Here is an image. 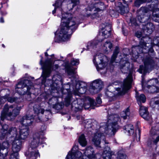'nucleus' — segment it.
<instances>
[{
  "label": "nucleus",
  "instance_id": "51",
  "mask_svg": "<svg viewBox=\"0 0 159 159\" xmlns=\"http://www.w3.org/2000/svg\"><path fill=\"white\" fill-rule=\"evenodd\" d=\"M96 42V40H94L92 42L89 43L87 46L88 47L94 48V46H96L98 44Z\"/></svg>",
  "mask_w": 159,
  "mask_h": 159
},
{
  "label": "nucleus",
  "instance_id": "10",
  "mask_svg": "<svg viewBox=\"0 0 159 159\" xmlns=\"http://www.w3.org/2000/svg\"><path fill=\"white\" fill-rule=\"evenodd\" d=\"M32 84L30 80L26 79L22 80L16 85L15 91L20 95L30 96L31 93L30 90Z\"/></svg>",
  "mask_w": 159,
  "mask_h": 159
},
{
  "label": "nucleus",
  "instance_id": "12",
  "mask_svg": "<svg viewBox=\"0 0 159 159\" xmlns=\"http://www.w3.org/2000/svg\"><path fill=\"white\" fill-rule=\"evenodd\" d=\"M156 122L152 127L150 131L151 142L148 143V145L151 147L153 145H156L159 141V116L157 118Z\"/></svg>",
  "mask_w": 159,
  "mask_h": 159
},
{
  "label": "nucleus",
  "instance_id": "8",
  "mask_svg": "<svg viewBox=\"0 0 159 159\" xmlns=\"http://www.w3.org/2000/svg\"><path fill=\"white\" fill-rule=\"evenodd\" d=\"M132 82V79L131 75H129L126 79H125L121 85L120 88H116L117 92L115 93L116 94H114V96L110 95H112V93L110 91H108L106 93V95L110 98L109 100H111V98H115L117 96L122 95L125 94L127 91L131 88V84Z\"/></svg>",
  "mask_w": 159,
  "mask_h": 159
},
{
  "label": "nucleus",
  "instance_id": "21",
  "mask_svg": "<svg viewBox=\"0 0 159 159\" xmlns=\"http://www.w3.org/2000/svg\"><path fill=\"white\" fill-rule=\"evenodd\" d=\"M34 114L36 115L34 119L37 122L42 121V117L43 115L45 110L39 106L35 105L34 106Z\"/></svg>",
  "mask_w": 159,
  "mask_h": 159
},
{
  "label": "nucleus",
  "instance_id": "37",
  "mask_svg": "<svg viewBox=\"0 0 159 159\" xmlns=\"http://www.w3.org/2000/svg\"><path fill=\"white\" fill-rule=\"evenodd\" d=\"M136 97L138 101V104L139 105H140L141 102L144 103L146 100V98L145 96L143 94H141L139 96L136 94Z\"/></svg>",
  "mask_w": 159,
  "mask_h": 159
},
{
  "label": "nucleus",
  "instance_id": "13",
  "mask_svg": "<svg viewBox=\"0 0 159 159\" xmlns=\"http://www.w3.org/2000/svg\"><path fill=\"white\" fill-rule=\"evenodd\" d=\"M53 63L50 59L45 60L43 64V75L44 79L49 76L52 70H56L58 69L59 66L55 64L52 66Z\"/></svg>",
  "mask_w": 159,
  "mask_h": 159
},
{
  "label": "nucleus",
  "instance_id": "26",
  "mask_svg": "<svg viewBox=\"0 0 159 159\" xmlns=\"http://www.w3.org/2000/svg\"><path fill=\"white\" fill-rule=\"evenodd\" d=\"M5 91L8 92V93L6 94L4 96L2 97V100H3L2 102H5L6 101H7L8 102L10 103H13L14 102H16L17 104L18 103V102L17 100L19 99L17 97H15L13 96H10L9 94L10 90L8 89H6L4 90Z\"/></svg>",
  "mask_w": 159,
  "mask_h": 159
},
{
  "label": "nucleus",
  "instance_id": "36",
  "mask_svg": "<svg viewBox=\"0 0 159 159\" xmlns=\"http://www.w3.org/2000/svg\"><path fill=\"white\" fill-rule=\"evenodd\" d=\"M66 69L67 72L69 75H71L74 77L75 72V70L71 68L68 64H66Z\"/></svg>",
  "mask_w": 159,
  "mask_h": 159
},
{
  "label": "nucleus",
  "instance_id": "63",
  "mask_svg": "<svg viewBox=\"0 0 159 159\" xmlns=\"http://www.w3.org/2000/svg\"><path fill=\"white\" fill-rule=\"evenodd\" d=\"M1 14L2 15H5L7 14V13L6 12H2V11H1Z\"/></svg>",
  "mask_w": 159,
  "mask_h": 159
},
{
  "label": "nucleus",
  "instance_id": "18",
  "mask_svg": "<svg viewBox=\"0 0 159 159\" xmlns=\"http://www.w3.org/2000/svg\"><path fill=\"white\" fill-rule=\"evenodd\" d=\"M103 87V82L99 79L93 81L89 88L90 92L93 94L99 92Z\"/></svg>",
  "mask_w": 159,
  "mask_h": 159
},
{
  "label": "nucleus",
  "instance_id": "15",
  "mask_svg": "<svg viewBox=\"0 0 159 159\" xmlns=\"http://www.w3.org/2000/svg\"><path fill=\"white\" fill-rule=\"evenodd\" d=\"M84 154L85 156L82 159H99L101 156L100 153H95L94 149L91 146L86 148Z\"/></svg>",
  "mask_w": 159,
  "mask_h": 159
},
{
  "label": "nucleus",
  "instance_id": "1",
  "mask_svg": "<svg viewBox=\"0 0 159 159\" xmlns=\"http://www.w3.org/2000/svg\"><path fill=\"white\" fill-rule=\"evenodd\" d=\"M62 0H57L53 6L58 8V11L61 14V28L58 33L59 38L63 41L69 40L73 32L77 29L78 25L81 23L75 17H72V15L70 13H63L62 9L61 7Z\"/></svg>",
  "mask_w": 159,
  "mask_h": 159
},
{
  "label": "nucleus",
  "instance_id": "34",
  "mask_svg": "<svg viewBox=\"0 0 159 159\" xmlns=\"http://www.w3.org/2000/svg\"><path fill=\"white\" fill-rule=\"evenodd\" d=\"M107 149L105 150L102 154L104 159H111L112 157L111 151L109 147H107Z\"/></svg>",
  "mask_w": 159,
  "mask_h": 159
},
{
  "label": "nucleus",
  "instance_id": "60",
  "mask_svg": "<svg viewBox=\"0 0 159 159\" xmlns=\"http://www.w3.org/2000/svg\"><path fill=\"white\" fill-rule=\"evenodd\" d=\"M2 96H1V98H0V105L2 104V103H4V102H2V101H3V100H2L1 99H2Z\"/></svg>",
  "mask_w": 159,
  "mask_h": 159
},
{
  "label": "nucleus",
  "instance_id": "38",
  "mask_svg": "<svg viewBox=\"0 0 159 159\" xmlns=\"http://www.w3.org/2000/svg\"><path fill=\"white\" fill-rule=\"evenodd\" d=\"M8 152V150L0 149V159H7Z\"/></svg>",
  "mask_w": 159,
  "mask_h": 159
},
{
  "label": "nucleus",
  "instance_id": "53",
  "mask_svg": "<svg viewBox=\"0 0 159 159\" xmlns=\"http://www.w3.org/2000/svg\"><path fill=\"white\" fill-rule=\"evenodd\" d=\"M52 107L53 108L57 110L61 108V105L57 102L55 104H53V106H52Z\"/></svg>",
  "mask_w": 159,
  "mask_h": 159
},
{
  "label": "nucleus",
  "instance_id": "30",
  "mask_svg": "<svg viewBox=\"0 0 159 159\" xmlns=\"http://www.w3.org/2000/svg\"><path fill=\"white\" fill-rule=\"evenodd\" d=\"M63 2L67 3V10L70 11L80 3L79 0H64Z\"/></svg>",
  "mask_w": 159,
  "mask_h": 159
},
{
  "label": "nucleus",
  "instance_id": "2",
  "mask_svg": "<svg viewBox=\"0 0 159 159\" xmlns=\"http://www.w3.org/2000/svg\"><path fill=\"white\" fill-rule=\"evenodd\" d=\"M76 88L77 90L74 91L73 94L69 93L67 94L65 98V103L66 106L68 107L72 102V107H74L76 111H78L81 109L80 107L84 101L83 94L86 91V84L82 82H78Z\"/></svg>",
  "mask_w": 159,
  "mask_h": 159
},
{
  "label": "nucleus",
  "instance_id": "54",
  "mask_svg": "<svg viewBox=\"0 0 159 159\" xmlns=\"http://www.w3.org/2000/svg\"><path fill=\"white\" fill-rule=\"evenodd\" d=\"M142 33L140 32L137 31L135 34V35L136 37L138 38H140L142 36Z\"/></svg>",
  "mask_w": 159,
  "mask_h": 159
},
{
  "label": "nucleus",
  "instance_id": "29",
  "mask_svg": "<svg viewBox=\"0 0 159 159\" xmlns=\"http://www.w3.org/2000/svg\"><path fill=\"white\" fill-rule=\"evenodd\" d=\"M144 84L142 83V86L144 91H147L148 93H157L159 92V89L153 85L151 86L148 85L144 87Z\"/></svg>",
  "mask_w": 159,
  "mask_h": 159
},
{
  "label": "nucleus",
  "instance_id": "23",
  "mask_svg": "<svg viewBox=\"0 0 159 159\" xmlns=\"http://www.w3.org/2000/svg\"><path fill=\"white\" fill-rule=\"evenodd\" d=\"M139 112L140 115L146 120H151L152 118L151 116L149 114L147 108L141 105H139Z\"/></svg>",
  "mask_w": 159,
  "mask_h": 159
},
{
  "label": "nucleus",
  "instance_id": "64",
  "mask_svg": "<svg viewBox=\"0 0 159 159\" xmlns=\"http://www.w3.org/2000/svg\"><path fill=\"white\" fill-rule=\"evenodd\" d=\"M137 130L138 131L139 135L140 136V132H141L140 130V129L139 128H138V129H137Z\"/></svg>",
  "mask_w": 159,
  "mask_h": 159
},
{
  "label": "nucleus",
  "instance_id": "59",
  "mask_svg": "<svg viewBox=\"0 0 159 159\" xmlns=\"http://www.w3.org/2000/svg\"><path fill=\"white\" fill-rule=\"evenodd\" d=\"M76 118L78 120H80V118H81L82 120H83L82 118L83 119V118H82V117L80 115L77 116Z\"/></svg>",
  "mask_w": 159,
  "mask_h": 159
},
{
  "label": "nucleus",
  "instance_id": "27",
  "mask_svg": "<svg viewBox=\"0 0 159 159\" xmlns=\"http://www.w3.org/2000/svg\"><path fill=\"white\" fill-rule=\"evenodd\" d=\"M143 30L144 33L146 35V36H148V35L151 34L154 30V26L152 23L150 22H148L146 24H143Z\"/></svg>",
  "mask_w": 159,
  "mask_h": 159
},
{
  "label": "nucleus",
  "instance_id": "52",
  "mask_svg": "<svg viewBox=\"0 0 159 159\" xmlns=\"http://www.w3.org/2000/svg\"><path fill=\"white\" fill-rule=\"evenodd\" d=\"M79 63V60L78 59L73 58L71 60V64L72 65L76 66L78 65Z\"/></svg>",
  "mask_w": 159,
  "mask_h": 159
},
{
  "label": "nucleus",
  "instance_id": "24",
  "mask_svg": "<svg viewBox=\"0 0 159 159\" xmlns=\"http://www.w3.org/2000/svg\"><path fill=\"white\" fill-rule=\"evenodd\" d=\"M111 30L110 27L106 26L104 29L102 30V36L99 35L98 36L99 38V42H102L103 39L108 38L111 35Z\"/></svg>",
  "mask_w": 159,
  "mask_h": 159
},
{
  "label": "nucleus",
  "instance_id": "39",
  "mask_svg": "<svg viewBox=\"0 0 159 159\" xmlns=\"http://www.w3.org/2000/svg\"><path fill=\"white\" fill-rule=\"evenodd\" d=\"M119 52V48L118 47H116L111 57V63L113 64L115 61L117 56Z\"/></svg>",
  "mask_w": 159,
  "mask_h": 159
},
{
  "label": "nucleus",
  "instance_id": "3",
  "mask_svg": "<svg viewBox=\"0 0 159 159\" xmlns=\"http://www.w3.org/2000/svg\"><path fill=\"white\" fill-rule=\"evenodd\" d=\"M148 2L151 3L149 5V8L146 7H142L138 11L137 19L141 23H145L150 19V15L146 16L148 10L152 11V19L156 22H159V8L157 6L158 0H148Z\"/></svg>",
  "mask_w": 159,
  "mask_h": 159
},
{
  "label": "nucleus",
  "instance_id": "11",
  "mask_svg": "<svg viewBox=\"0 0 159 159\" xmlns=\"http://www.w3.org/2000/svg\"><path fill=\"white\" fill-rule=\"evenodd\" d=\"M108 6L107 5H105L104 3L101 2L92 3L86 8V12L85 16L87 17L90 16L91 18H93L96 16V14L95 13L92 14L91 12L92 11L97 12L103 11L106 9Z\"/></svg>",
  "mask_w": 159,
  "mask_h": 159
},
{
  "label": "nucleus",
  "instance_id": "58",
  "mask_svg": "<svg viewBox=\"0 0 159 159\" xmlns=\"http://www.w3.org/2000/svg\"><path fill=\"white\" fill-rule=\"evenodd\" d=\"M0 22L1 23H3L4 22V20L2 17H1L0 18Z\"/></svg>",
  "mask_w": 159,
  "mask_h": 159
},
{
  "label": "nucleus",
  "instance_id": "9",
  "mask_svg": "<svg viewBox=\"0 0 159 159\" xmlns=\"http://www.w3.org/2000/svg\"><path fill=\"white\" fill-rule=\"evenodd\" d=\"M159 62V59H156L155 60L151 57H146L144 60L143 66V65L140 66L139 70V72L140 73L146 74L149 72L153 69H156L158 66Z\"/></svg>",
  "mask_w": 159,
  "mask_h": 159
},
{
  "label": "nucleus",
  "instance_id": "35",
  "mask_svg": "<svg viewBox=\"0 0 159 159\" xmlns=\"http://www.w3.org/2000/svg\"><path fill=\"white\" fill-rule=\"evenodd\" d=\"M78 142L82 147H85L87 144V141L84 134H81L79 138Z\"/></svg>",
  "mask_w": 159,
  "mask_h": 159
},
{
  "label": "nucleus",
  "instance_id": "19",
  "mask_svg": "<svg viewBox=\"0 0 159 159\" xmlns=\"http://www.w3.org/2000/svg\"><path fill=\"white\" fill-rule=\"evenodd\" d=\"M52 79L53 82L51 86L52 92H57L60 88L59 84L61 83V75L57 74L53 76Z\"/></svg>",
  "mask_w": 159,
  "mask_h": 159
},
{
  "label": "nucleus",
  "instance_id": "61",
  "mask_svg": "<svg viewBox=\"0 0 159 159\" xmlns=\"http://www.w3.org/2000/svg\"><path fill=\"white\" fill-rule=\"evenodd\" d=\"M57 9V8L56 7H55L54 9L52 11V13L53 14H54L56 13V10Z\"/></svg>",
  "mask_w": 159,
  "mask_h": 159
},
{
  "label": "nucleus",
  "instance_id": "47",
  "mask_svg": "<svg viewBox=\"0 0 159 159\" xmlns=\"http://www.w3.org/2000/svg\"><path fill=\"white\" fill-rule=\"evenodd\" d=\"M46 126L44 124H43L39 130V133L41 135H43L44 134V132L46 130Z\"/></svg>",
  "mask_w": 159,
  "mask_h": 159
},
{
  "label": "nucleus",
  "instance_id": "56",
  "mask_svg": "<svg viewBox=\"0 0 159 159\" xmlns=\"http://www.w3.org/2000/svg\"><path fill=\"white\" fill-rule=\"evenodd\" d=\"M116 13L115 11L113 10H110L109 12L111 16L112 15L114 16Z\"/></svg>",
  "mask_w": 159,
  "mask_h": 159
},
{
  "label": "nucleus",
  "instance_id": "17",
  "mask_svg": "<svg viewBox=\"0 0 159 159\" xmlns=\"http://www.w3.org/2000/svg\"><path fill=\"white\" fill-rule=\"evenodd\" d=\"M105 57L103 54L99 53L94 56L93 62L98 70L102 69L105 67L103 59Z\"/></svg>",
  "mask_w": 159,
  "mask_h": 159
},
{
  "label": "nucleus",
  "instance_id": "33",
  "mask_svg": "<svg viewBox=\"0 0 159 159\" xmlns=\"http://www.w3.org/2000/svg\"><path fill=\"white\" fill-rule=\"evenodd\" d=\"M123 128L125 130V133H127L129 135L132 134L134 133V127L132 124L126 125Z\"/></svg>",
  "mask_w": 159,
  "mask_h": 159
},
{
  "label": "nucleus",
  "instance_id": "46",
  "mask_svg": "<svg viewBox=\"0 0 159 159\" xmlns=\"http://www.w3.org/2000/svg\"><path fill=\"white\" fill-rule=\"evenodd\" d=\"M104 46L107 49L108 48L110 50H111L112 47V44L109 41H107L104 44Z\"/></svg>",
  "mask_w": 159,
  "mask_h": 159
},
{
  "label": "nucleus",
  "instance_id": "57",
  "mask_svg": "<svg viewBox=\"0 0 159 159\" xmlns=\"http://www.w3.org/2000/svg\"><path fill=\"white\" fill-rule=\"evenodd\" d=\"M40 57L41 58L40 61V64L42 66H43V64H44V62H43V57L41 56H40Z\"/></svg>",
  "mask_w": 159,
  "mask_h": 159
},
{
  "label": "nucleus",
  "instance_id": "40",
  "mask_svg": "<svg viewBox=\"0 0 159 159\" xmlns=\"http://www.w3.org/2000/svg\"><path fill=\"white\" fill-rule=\"evenodd\" d=\"M130 114L129 109L128 107L127 108L125 111H123L121 113L120 116L122 118L124 119H127V117L129 116Z\"/></svg>",
  "mask_w": 159,
  "mask_h": 159
},
{
  "label": "nucleus",
  "instance_id": "28",
  "mask_svg": "<svg viewBox=\"0 0 159 159\" xmlns=\"http://www.w3.org/2000/svg\"><path fill=\"white\" fill-rule=\"evenodd\" d=\"M130 63L127 60L121 59L120 62V67L121 72L124 74L127 73L129 70Z\"/></svg>",
  "mask_w": 159,
  "mask_h": 159
},
{
  "label": "nucleus",
  "instance_id": "49",
  "mask_svg": "<svg viewBox=\"0 0 159 159\" xmlns=\"http://www.w3.org/2000/svg\"><path fill=\"white\" fill-rule=\"evenodd\" d=\"M126 157L125 155L122 153H121L120 151L118 152L117 156L118 159H124Z\"/></svg>",
  "mask_w": 159,
  "mask_h": 159
},
{
  "label": "nucleus",
  "instance_id": "45",
  "mask_svg": "<svg viewBox=\"0 0 159 159\" xmlns=\"http://www.w3.org/2000/svg\"><path fill=\"white\" fill-rule=\"evenodd\" d=\"M9 159H19L18 153L16 152H11L10 154Z\"/></svg>",
  "mask_w": 159,
  "mask_h": 159
},
{
  "label": "nucleus",
  "instance_id": "42",
  "mask_svg": "<svg viewBox=\"0 0 159 159\" xmlns=\"http://www.w3.org/2000/svg\"><path fill=\"white\" fill-rule=\"evenodd\" d=\"M147 2V0H134L133 6L139 7L141 4Z\"/></svg>",
  "mask_w": 159,
  "mask_h": 159
},
{
  "label": "nucleus",
  "instance_id": "5",
  "mask_svg": "<svg viewBox=\"0 0 159 159\" xmlns=\"http://www.w3.org/2000/svg\"><path fill=\"white\" fill-rule=\"evenodd\" d=\"M29 142L30 148L28 151L25 152V155L27 157V159H36L40 157V154L38 150L35 148L39 145L44 143V139L40 136L38 133H36Z\"/></svg>",
  "mask_w": 159,
  "mask_h": 159
},
{
  "label": "nucleus",
  "instance_id": "31",
  "mask_svg": "<svg viewBox=\"0 0 159 159\" xmlns=\"http://www.w3.org/2000/svg\"><path fill=\"white\" fill-rule=\"evenodd\" d=\"M63 2L67 3V10L70 11L80 3L79 0H64Z\"/></svg>",
  "mask_w": 159,
  "mask_h": 159
},
{
  "label": "nucleus",
  "instance_id": "22",
  "mask_svg": "<svg viewBox=\"0 0 159 159\" xmlns=\"http://www.w3.org/2000/svg\"><path fill=\"white\" fill-rule=\"evenodd\" d=\"M34 119V118L32 115H26L22 117L20 122L23 125L26 126H29L32 124Z\"/></svg>",
  "mask_w": 159,
  "mask_h": 159
},
{
  "label": "nucleus",
  "instance_id": "48",
  "mask_svg": "<svg viewBox=\"0 0 159 159\" xmlns=\"http://www.w3.org/2000/svg\"><path fill=\"white\" fill-rule=\"evenodd\" d=\"M153 44L155 45H159V36H157L154 38L153 39Z\"/></svg>",
  "mask_w": 159,
  "mask_h": 159
},
{
  "label": "nucleus",
  "instance_id": "7",
  "mask_svg": "<svg viewBox=\"0 0 159 159\" xmlns=\"http://www.w3.org/2000/svg\"><path fill=\"white\" fill-rule=\"evenodd\" d=\"M23 107V105L22 106H17L13 109V105L9 106L7 104H5L1 114V120H4L5 119L10 120H13L19 115Z\"/></svg>",
  "mask_w": 159,
  "mask_h": 159
},
{
  "label": "nucleus",
  "instance_id": "14",
  "mask_svg": "<svg viewBox=\"0 0 159 159\" xmlns=\"http://www.w3.org/2000/svg\"><path fill=\"white\" fill-rule=\"evenodd\" d=\"M122 1L125 6L123 5L121 2L117 1L115 2L116 10L121 14L129 12V5L133 2V0H122Z\"/></svg>",
  "mask_w": 159,
  "mask_h": 159
},
{
  "label": "nucleus",
  "instance_id": "43",
  "mask_svg": "<svg viewBox=\"0 0 159 159\" xmlns=\"http://www.w3.org/2000/svg\"><path fill=\"white\" fill-rule=\"evenodd\" d=\"M57 102L58 99L57 98L55 97H53L49 99L48 103L51 107L53 106V104H55Z\"/></svg>",
  "mask_w": 159,
  "mask_h": 159
},
{
  "label": "nucleus",
  "instance_id": "50",
  "mask_svg": "<svg viewBox=\"0 0 159 159\" xmlns=\"http://www.w3.org/2000/svg\"><path fill=\"white\" fill-rule=\"evenodd\" d=\"M88 101L89 102V104L88 105L89 106H96V103L95 102L94 100L93 99L89 98L88 99Z\"/></svg>",
  "mask_w": 159,
  "mask_h": 159
},
{
  "label": "nucleus",
  "instance_id": "20",
  "mask_svg": "<svg viewBox=\"0 0 159 159\" xmlns=\"http://www.w3.org/2000/svg\"><path fill=\"white\" fill-rule=\"evenodd\" d=\"M78 149V147L76 146H74L71 151H69L66 156V159H75L79 158L82 156V153L79 151L76 150Z\"/></svg>",
  "mask_w": 159,
  "mask_h": 159
},
{
  "label": "nucleus",
  "instance_id": "6",
  "mask_svg": "<svg viewBox=\"0 0 159 159\" xmlns=\"http://www.w3.org/2000/svg\"><path fill=\"white\" fill-rule=\"evenodd\" d=\"M153 46L151 39L148 36H145L141 39L139 45L133 46L132 50H136L138 54L146 53L148 51L149 55L154 56L155 53L153 49Z\"/></svg>",
  "mask_w": 159,
  "mask_h": 159
},
{
  "label": "nucleus",
  "instance_id": "55",
  "mask_svg": "<svg viewBox=\"0 0 159 159\" xmlns=\"http://www.w3.org/2000/svg\"><path fill=\"white\" fill-rule=\"evenodd\" d=\"M97 103L98 104H100L102 103V101L101 98L99 97H97L96 98Z\"/></svg>",
  "mask_w": 159,
  "mask_h": 159
},
{
  "label": "nucleus",
  "instance_id": "44",
  "mask_svg": "<svg viewBox=\"0 0 159 159\" xmlns=\"http://www.w3.org/2000/svg\"><path fill=\"white\" fill-rule=\"evenodd\" d=\"M151 106H153V104L157 105L159 107V97H156L152 99L150 103Z\"/></svg>",
  "mask_w": 159,
  "mask_h": 159
},
{
  "label": "nucleus",
  "instance_id": "62",
  "mask_svg": "<svg viewBox=\"0 0 159 159\" xmlns=\"http://www.w3.org/2000/svg\"><path fill=\"white\" fill-rule=\"evenodd\" d=\"M65 86H68V87L67 88H66V89L68 91V90L70 88V85L69 84V83H68Z\"/></svg>",
  "mask_w": 159,
  "mask_h": 159
},
{
  "label": "nucleus",
  "instance_id": "25",
  "mask_svg": "<svg viewBox=\"0 0 159 159\" xmlns=\"http://www.w3.org/2000/svg\"><path fill=\"white\" fill-rule=\"evenodd\" d=\"M22 148V141L18 138H16L12 143V152L18 153L20 151Z\"/></svg>",
  "mask_w": 159,
  "mask_h": 159
},
{
  "label": "nucleus",
  "instance_id": "16",
  "mask_svg": "<svg viewBox=\"0 0 159 159\" xmlns=\"http://www.w3.org/2000/svg\"><path fill=\"white\" fill-rule=\"evenodd\" d=\"M93 132L94 133V134L92 137V141L93 143L96 147L100 148H101L100 144L101 142V139L102 138L105 144L108 143L106 141L104 137L102 138L103 137L102 135L103 133H101L100 130L96 129L95 132L93 131Z\"/></svg>",
  "mask_w": 159,
  "mask_h": 159
},
{
  "label": "nucleus",
  "instance_id": "32",
  "mask_svg": "<svg viewBox=\"0 0 159 159\" xmlns=\"http://www.w3.org/2000/svg\"><path fill=\"white\" fill-rule=\"evenodd\" d=\"M29 134V130L28 128L22 129L19 131V135L17 136V138L24 140L27 138Z\"/></svg>",
  "mask_w": 159,
  "mask_h": 159
},
{
  "label": "nucleus",
  "instance_id": "41",
  "mask_svg": "<svg viewBox=\"0 0 159 159\" xmlns=\"http://www.w3.org/2000/svg\"><path fill=\"white\" fill-rule=\"evenodd\" d=\"M9 146L10 144L8 142H4L1 144H0V149L8 150Z\"/></svg>",
  "mask_w": 159,
  "mask_h": 159
},
{
  "label": "nucleus",
  "instance_id": "4",
  "mask_svg": "<svg viewBox=\"0 0 159 159\" xmlns=\"http://www.w3.org/2000/svg\"><path fill=\"white\" fill-rule=\"evenodd\" d=\"M120 121V118L117 114L111 115L108 117L107 124L103 123L101 124L99 130L102 131L104 129V133L110 136L114 135L117 130L119 129L118 123Z\"/></svg>",
  "mask_w": 159,
  "mask_h": 159
}]
</instances>
